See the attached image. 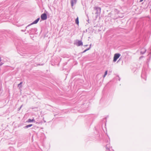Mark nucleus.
I'll use <instances>...</instances> for the list:
<instances>
[{
	"mask_svg": "<svg viewBox=\"0 0 151 151\" xmlns=\"http://www.w3.org/2000/svg\"><path fill=\"white\" fill-rule=\"evenodd\" d=\"M44 118H43V121H44V122L45 123V122H46V121H45V120H44Z\"/></svg>",
	"mask_w": 151,
	"mask_h": 151,
	"instance_id": "6ab92c4d",
	"label": "nucleus"
},
{
	"mask_svg": "<svg viewBox=\"0 0 151 151\" xmlns=\"http://www.w3.org/2000/svg\"><path fill=\"white\" fill-rule=\"evenodd\" d=\"M91 48V47H89L88 48L86 49L85 50L83 51L82 53H83L85 52H86V51L88 50H90Z\"/></svg>",
	"mask_w": 151,
	"mask_h": 151,
	"instance_id": "4468645a",
	"label": "nucleus"
},
{
	"mask_svg": "<svg viewBox=\"0 0 151 151\" xmlns=\"http://www.w3.org/2000/svg\"><path fill=\"white\" fill-rule=\"evenodd\" d=\"M22 105H21V106L20 107V109L22 108Z\"/></svg>",
	"mask_w": 151,
	"mask_h": 151,
	"instance_id": "4be33fe9",
	"label": "nucleus"
},
{
	"mask_svg": "<svg viewBox=\"0 0 151 151\" xmlns=\"http://www.w3.org/2000/svg\"><path fill=\"white\" fill-rule=\"evenodd\" d=\"M47 17L46 14L44 13L42 14L41 16V19L42 20H45L47 19Z\"/></svg>",
	"mask_w": 151,
	"mask_h": 151,
	"instance_id": "39448f33",
	"label": "nucleus"
},
{
	"mask_svg": "<svg viewBox=\"0 0 151 151\" xmlns=\"http://www.w3.org/2000/svg\"><path fill=\"white\" fill-rule=\"evenodd\" d=\"M76 45L78 46L82 45H83V42L81 40H79Z\"/></svg>",
	"mask_w": 151,
	"mask_h": 151,
	"instance_id": "1a4fd4ad",
	"label": "nucleus"
},
{
	"mask_svg": "<svg viewBox=\"0 0 151 151\" xmlns=\"http://www.w3.org/2000/svg\"><path fill=\"white\" fill-rule=\"evenodd\" d=\"M120 55H121L119 53H116L115 54L114 57L113 62H115Z\"/></svg>",
	"mask_w": 151,
	"mask_h": 151,
	"instance_id": "20e7f679",
	"label": "nucleus"
},
{
	"mask_svg": "<svg viewBox=\"0 0 151 151\" xmlns=\"http://www.w3.org/2000/svg\"><path fill=\"white\" fill-rule=\"evenodd\" d=\"M143 56H142L141 57H140L139 58V59H141V58H143Z\"/></svg>",
	"mask_w": 151,
	"mask_h": 151,
	"instance_id": "412c9836",
	"label": "nucleus"
},
{
	"mask_svg": "<svg viewBox=\"0 0 151 151\" xmlns=\"http://www.w3.org/2000/svg\"><path fill=\"white\" fill-rule=\"evenodd\" d=\"M27 28H26L25 27V29H24V30H21V31H22V32H24L25 31H26V29H27Z\"/></svg>",
	"mask_w": 151,
	"mask_h": 151,
	"instance_id": "f3484780",
	"label": "nucleus"
},
{
	"mask_svg": "<svg viewBox=\"0 0 151 151\" xmlns=\"http://www.w3.org/2000/svg\"><path fill=\"white\" fill-rule=\"evenodd\" d=\"M22 82H21L18 85V87L20 88L22 87Z\"/></svg>",
	"mask_w": 151,
	"mask_h": 151,
	"instance_id": "2eb2a0df",
	"label": "nucleus"
},
{
	"mask_svg": "<svg viewBox=\"0 0 151 151\" xmlns=\"http://www.w3.org/2000/svg\"><path fill=\"white\" fill-rule=\"evenodd\" d=\"M88 46V45H85V46Z\"/></svg>",
	"mask_w": 151,
	"mask_h": 151,
	"instance_id": "5701e85b",
	"label": "nucleus"
},
{
	"mask_svg": "<svg viewBox=\"0 0 151 151\" xmlns=\"http://www.w3.org/2000/svg\"><path fill=\"white\" fill-rule=\"evenodd\" d=\"M146 50L145 48H142L141 49L140 53L142 55L144 54L146 52Z\"/></svg>",
	"mask_w": 151,
	"mask_h": 151,
	"instance_id": "6e6552de",
	"label": "nucleus"
},
{
	"mask_svg": "<svg viewBox=\"0 0 151 151\" xmlns=\"http://www.w3.org/2000/svg\"><path fill=\"white\" fill-rule=\"evenodd\" d=\"M40 20V18H38L36 20L34 21L33 22H32L31 24H29L28 26H27V27H26V28H27L29 26H31V25L34 24H37L39 21Z\"/></svg>",
	"mask_w": 151,
	"mask_h": 151,
	"instance_id": "423d86ee",
	"label": "nucleus"
},
{
	"mask_svg": "<svg viewBox=\"0 0 151 151\" xmlns=\"http://www.w3.org/2000/svg\"><path fill=\"white\" fill-rule=\"evenodd\" d=\"M32 126V124H29V125H27L24 126V129H27V128H28L29 127H31Z\"/></svg>",
	"mask_w": 151,
	"mask_h": 151,
	"instance_id": "9d476101",
	"label": "nucleus"
},
{
	"mask_svg": "<svg viewBox=\"0 0 151 151\" xmlns=\"http://www.w3.org/2000/svg\"><path fill=\"white\" fill-rule=\"evenodd\" d=\"M106 75H105V74H104V75H103V78H104L106 76Z\"/></svg>",
	"mask_w": 151,
	"mask_h": 151,
	"instance_id": "aec40b11",
	"label": "nucleus"
},
{
	"mask_svg": "<svg viewBox=\"0 0 151 151\" xmlns=\"http://www.w3.org/2000/svg\"><path fill=\"white\" fill-rule=\"evenodd\" d=\"M75 23L77 24L78 25L79 23V22L78 17H77V18L76 19Z\"/></svg>",
	"mask_w": 151,
	"mask_h": 151,
	"instance_id": "f8f14e48",
	"label": "nucleus"
},
{
	"mask_svg": "<svg viewBox=\"0 0 151 151\" xmlns=\"http://www.w3.org/2000/svg\"><path fill=\"white\" fill-rule=\"evenodd\" d=\"M142 78H143L145 81L146 80V74L145 69V68H143L141 76Z\"/></svg>",
	"mask_w": 151,
	"mask_h": 151,
	"instance_id": "f03ea898",
	"label": "nucleus"
},
{
	"mask_svg": "<svg viewBox=\"0 0 151 151\" xmlns=\"http://www.w3.org/2000/svg\"><path fill=\"white\" fill-rule=\"evenodd\" d=\"M94 9L96 11L95 14L96 15V18H97L100 14L101 8L99 7H94Z\"/></svg>",
	"mask_w": 151,
	"mask_h": 151,
	"instance_id": "f257e3e1",
	"label": "nucleus"
},
{
	"mask_svg": "<svg viewBox=\"0 0 151 151\" xmlns=\"http://www.w3.org/2000/svg\"><path fill=\"white\" fill-rule=\"evenodd\" d=\"M3 64H4V63H3L1 62V61L0 62V66H1Z\"/></svg>",
	"mask_w": 151,
	"mask_h": 151,
	"instance_id": "dca6fc26",
	"label": "nucleus"
},
{
	"mask_svg": "<svg viewBox=\"0 0 151 151\" xmlns=\"http://www.w3.org/2000/svg\"><path fill=\"white\" fill-rule=\"evenodd\" d=\"M37 31V29L36 28H31L27 32L29 34H33L35 33Z\"/></svg>",
	"mask_w": 151,
	"mask_h": 151,
	"instance_id": "7ed1b4c3",
	"label": "nucleus"
},
{
	"mask_svg": "<svg viewBox=\"0 0 151 151\" xmlns=\"http://www.w3.org/2000/svg\"><path fill=\"white\" fill-rule=\"evenodd\" d=\"M27 122H35V120L33 119H28Z\"/></svg>",
	"mask_w": 151,
	"mask_h": 151,
	"instance_id": "9b49d317",
	"label": "nucleus"
},
{
	"mask_svg": "<svg viewBox=\"0 0 151 151\" xmlns=\"http://www.w3.org/2000/svg\"><path fill=\"white\" fill-rule=\"evenodd\" d=\"M107 72H108L107 70H106V71L105 72V73H104V74L106 75H107Z\"/></svg>",
	"mask_w": 151,
	"mask_h": 151,
	"instance_id": "a211bd4d",
	"label": "nucleus"
},
{
	"mask_svg": "<svg viewBox=\"0 0 151 151\" xmlns=\"http://www.w3.org/2000/svg\"><path fill=\"white\" fill-rule=\"evenodd\" d=\"M91 44L90 45V47H91Z\"/></svg>",
	"mask_w": 151,
	"mask_h": 151,
	"instance_id": "b1692460",
	"label": "nucleus"
},
{
	"mask_svg": "<svg viewBox=\"0 0 151 151\" xmlns=\"http://www.w3.org/2000/svg\"><path fill=\"white\" fill-rule=\"evenodd\" d=\"M77 0H71L70 4L72 7H73L74 5L76 4Z\"/></svg>",
	"mask_w": 151,
	"mask_h": 151,
	"instance_id": "0eeeda50",
	"label": "nucleus"
},
{
	"mask_svg": "<svg viewBox=\"0 0 151 151\" xmlns=\"http://www.w3.org/2000/svg\"><path fill=\"white\" fill-rule=\"evenodd\" d=\"M150 50L151 51V49H150ZM150 54H151V52L150 53Z\"/></svg>",
	"mask_w": 151,
	"mask_h": 151,
	"instance_id": "393cba45",
	"label": "nucleus"
},
{
	"mask_svg": "<svg viewBox=\"0 0 151 151\" xmlns=\"http://www.w3.org/2000/svg\"><path fill=\"white\" fill-rule=\"evenodd\" d=\"M109 144H107L106 145V148L107 150H108V151H109Z\"/></svg>",
	"mask_w": 151,
	"mask_h": 151,
	"instance_id": "ddd939ff",
	"label": "nucleus"
}]
</instances>
